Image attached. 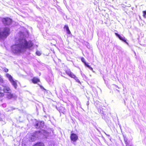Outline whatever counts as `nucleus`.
Returning a JSON list of instances; mask_svg holds the SVG:
<instances>
[{
	"mask_svg": "<svg viewBox=\"0 0 146 146\" xmlns=\"http://www.w3.org/2000/svg\"><path fill=\"white\" fill-rule=\"evenodd\" d=\"M4 82V80L2 76L0 75V82L3 83Z\"/></svg>",
	"mask_w": 146,
	"mask_h": 146,
	"instance_id": "aec40b11",
	"label": "nucleus"
},
{
	"mask_svg": "<svg viewBox=\"0 0 146 146\" xmlns=\"http://www.w3.org/2000/svg\"><path fill=\"white\" fill-rule=\"evenodd\" d=\"M22 49V45L20 46L19 44L13 45L11 46L12 51L14 54L21 52V50Z\"/></svg>",
	"mask_w": 146,
	"mask_h": 146,
	"instance_id": "7ed1b4c3",
	"label": "nucleus"
},
{
	"mask_svg": "<svg viewBox=\"0 0 146 146\" xmlns=\"http://www.w3.org/2000/svg\"><path fill=\"white\" fill-rule=\"evenodd\" d=\"M65 109L62 106H60L59 107V110L60 112L63 113L65 112Z\"/></svg>",
	"mask_w": 146,
	"mask_h": 146,
	"instance_id": "dca6fc26",
	"label": "nucleus"
},
{
	"mask_svg": "<svg viewBox=\"0 0 146 146\" xmlns=\"http://www.w3.org/2000/svg\"><path fill=\"white\" fill-rule=\"evenodd\" d=\"M10 33V29L9 27H5L3 29L0 27V40H4L9 35Z\"/></svg>",
	"mask_w": 146,
	"mask_h": 146,
	"instance_id": "f03ea898",
	"label": "nucleus"
},
{
	"mask_svg": "<svg viewBox=\"0 0 146 146\" xmlns=\"http://www.w3.org/2000/svg\"><path fill=\"white\" fill-rule=\"evenodd\" d=\"M64 29H66V31L67 33L68 34H70L71 32L69 29L68 26L67 25H64Z\"/></svg>",
	"mask_w": 146,
	"mask_h": 146,
	"instance_id": "4468645a",
	"label": "nucleus"
},
{
	"mask_svg": "<svg viewBox=\"0 0 146 146\" xmlns=\"http://www.w3.org/2000/svg\"><path fill=\"white\" fill-rule=\"evenodd\" d=\"M123 137L124 140L125 144H126V146H131V145H130L128 143L127 141V138L124 135H123Z\"/></svg>",
	"mask_w": 146,
	"mask_h": 146,
	"instance_id": "ddd939ff",
	"label": "nucleus"
},
{
	"mask_svg": "<svg viewBox=\"0 0 146 146\" xmlns=\"http://www.w3.org/2000/svg\"><path fill=\"white\" fill-rule=\"evenodd\" d=\"M3 116L1 114V113L0 112V120H2V117Z\"/></svg>",
	"mask_w": 146,
	"mask_h": 146,
	"instance_id": "5701e85b",
	"label": "nucleus"
},
{
	"mask_svg": "<svg viewBox=\"0 0 146 146\" xmlns=\"http://www.w3.org/2000/svg\"><path fill=\"white\" fill-rule=\"evenodd\" d=\"M33 45V44L32 41L29 40L27 41L26 40H25L24 42L22 44V46L23 49L29 48Z\"/></svg>",
	"mask_w": 146,
	"mask_h": 146,
	"instance_id": "39448f33",
	"label": "nucleus"
},
{
	"mask_svg": "<svg viewBox=\"0 0 146 146\" xmlns=\"http://www.w3.org/2000/svg\"><path fill=\"white\" fill-rule=\"evenodd\" d=\"M2 22L6 25H9L11 23L12 20L9 18H3L2 19Z\"/></svg>",
	"mask_w": 146,
	"mask_h": 146,
	"instance_id": "0eeeda50",
	"label": "nucleus"
},
{
	"mask_svg": "<svg viewBox=\"0 0 146 146\" xmlns=\"http://www.w3.org/2000/svg\"><path fill=\"white\" fill-rule=\"evenodd\" d=\"M65 71L67 75L71 78L74 79L78 83L81 84V82L80 80L71 71L69 68H67V69L65 70Z\"/></svg>",
	"mask_w": 146,
	"mask_h": 146,
	"instance_id": "20e7f679",
	"label": "nucleus"
},
{
	"mask_svg": "<svg viewBox=\"0 0 146 146\" xmlns=\"http://www.w3.org/2000/svg\"><path fill=\"white\" fill-rule=\"evenodd\" d=\"M32 82L34 84H36L40 82V79L37 77H34L31 80Z\"/></svg>",
	"mask_w": 146,
	"mask_h": 146,
	"instance_id": "f8f14e48",
	"label": "nucleus"
},
{
	"mask_svg": "<svg viewBox=\"0 0 146 146\" xmlns=\"http://www.w3.org/2000/svg\"><path fill=\"white\" fill-rule=\"evenodd\" d=\"M70 138L71 140L73 142L76 141L78 139V135L74 133H72L70 134Z\"/></svg>",
	"mask_w": 146,
	"mask_h": 146,
	"instance_id": "1a4fd4ad",
	"label": "nucleus"
},
{
	"mask_svg": "<svg viewBox=\"0 0 146 146\" xmlns=\"http://www.w3.org/2000/svg\"><path fill=\"white\" fill-rule=\"evenodd\" d=\"M33 146H45V145L43 143L41 142H38L34 144Z\"/></svg>",
	"mask_w": 146,
	"mask_h": 146,
	"instance_id": "2eb2a0df",
	"label": "nucleus"
},
{
	"mask_svg": "<svg viewBox=\"0 0 146 146\" xmlns=\"http://www.w3.org/2000/svg\"><path fill=\"white\" fill-rule=\"evenodd\" d=\"M143 16L144 18H146V11H143Z\"/></svg>",
	"mask_w": 146,
	"mask_h": 146,
	"instance_id": "6ab92c4d",
	"label": "nucleus"
},
{
	"mask_svg": "<svg viewBox=\"0 0 146 146\" xmlns=\"http://www.w3.org/2000/svg\"><path fill=\"white\" fill-rule=\"evenodd\" d=\"M36 53L37 55L39 56H40L41 54V53L39 51H36Z\"/></svg>",
	"mask_w": 146,
	"mask_h": 146,
	"instance_id": "412c9836",
	"label": "nucleus"
},
{
	"mask_svg": "<svg viewBox=\"0 0 146 146\" xmlns=\"http://www.w3.org/2000/svg\"><path fill=\"white\" fill-rule=\"evenodd\" d=\"M115 35L117 36L121 40L125 42L127 44H128V42L126 41V40L125 39V38L124 37H122L120 36L119 34H118L117 33H115Z\"/></svg>",
	"mask_w": 146,
	"mask_h": 146,
	"instance_id": "9d476101",
	"label": "nucleus"
},
{
	"mask_svg": "<svg viewBox=\"0 0 146 146\" xmlns=\"http://www.w3.org/2000/svg\"><path fill=\"white\" fill-rule=\"evenodd\" d=\"M11 92V90L10 87L6 85L0 84V98L4 96V93H8L7 95V98L8 99H10L14 98L13 94L10 93Z\"/></svg>",
	"mask_w": 146,
	"mask_h": 146,
	"instance_id": "f257e3e1",
	"label": "nucleus"
},
{
	"mask_svg": "<svg viewBox=\"0 0 146 146\" xmlns=\"http://www.w3.org/2000/svg\"><path fill=\"white\" fill-rule=\"evenodd\" d=\"M42 133L44 135H46L48 133L45 130L42 129L41 131Z\"/></svg>",
	"mask_w": 146,
	"mask_h": 146,
	"instance_id": "a211bd4d",
	"label": "nucleus"
},
{
	"mask_svg": "<svg viewBox=\"0 0 146 146\" xmlns=\"http://www.w3.org/2000/svg\"><path fill=\"white\" fill-rule=\"evenodd\" d=\"M39 85V86L40 87V88H41L42 89H43L44 90V89L43 86H41L40 85Z\"/></svg>",
	"mask_w": 146,
	"mask_h": 146,
	"instance_id": "b1692460",
	"label": "nucleus"
},
{
	"mask_svg": "<svg viewBox=\"0 0 146 146\" xmlns=\"http://www.w3.org/2000/svg\"><path fill=\"white\" fill-rule=\"evenodd\" d=\"M41 133L40 131H36L34 133V134L32 135V136L34 137H38V135H37L38 133Z\"/></svg>",
	"mask_w": 146,
	"mask_h": 146,
	"instance_id": "f3484780",
	"label": "nucleus"
},
{
	"mask_svg": "<svg viewBox=\"0 0 146 146\" xmlns=\"http://www.w3.org/2000/svg\"><path fill=\"white\" fill-rule=\"evenodd\" d=\"M3 71L6 72H8L9 70L7 68H3Z\"/></svg>",
	"mask_w": 146,
	"mask_h": 146,
	"instance_id": "4be33fe9",
	"label": "nucleus"
},
{
	"mask_svg": "<svg viewBox=\"0 0 146 146\" xmlns=\"http://www.w3.org/2000/svg\"><path fill=\"white\" fill-rule=\"evenodd\" d=\"M44 122L43 121H37L35 125V126L36 129L42 128L44 125Z\"/></svg>",
	"mask_w": 146,
	"mask_h": 146,
	"instance_id": "6e6552de",
	"label": "nucleus"
},
{
	"mask_svg": "<svg viewBox=\"0 0 146 146\" xmlns=\"http://www.w3.org/2000/svg\"><path fill=\"white\" fill-rule=\"evenodd\" d=\"M82 61L84 63L85 65L87 67H88L91 70H93V68L90 66L85 61V60L84 57H82L81 58Z\"/></svg>",
	"mask_w": 146,
	"mask_h": 146,
	"instance_id": "9b49d317",
	"label": "nucleus"
},
{
	"mask_svg": "<svg viewBox=\"0 0 146 146\" xmlns=\"http://www.w3.org/2000/svg\"><path fill=\"white\" fill-rule=\"evenodd\" d=\"M6 76L8 78L10 82L11 83L12 85L14 86L15 89L17 87V81L14 80L12 76L9 74L7 73L6 74Z\"/></svg>",
	"mask_w": 146,
	"mask_h": 146,
	"instance_id": "423d86ee",
	"label": "nucleus"
}]
</instances>
